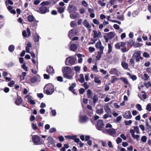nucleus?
Here are the masks:
<instances>
[{"instance_id":"1","label":"nucleus","mask_w":151,"mask_h":151,"mask_svg":"<svg viewBox=\"0 0 151 151\" xmlns=\"http://www.w3.org/2000/svg\"><path fill=\"white\" fill-rule=\"evenodd\" d=\"M62 71L64 77L69 79H72L73 76L69 74L72 72V70L70 67L66 66L62 68Z\"/></svg>"},{"instance_id":"2","label":"nucleus","mask_w":151,"mask_h":151,"mask_svg":"<svg viewBox=\"0 0 151 151\" xmlns=\"http://www.w3.org/2000/svg\"><path fill=\"white\" fill-rule=\"evenodd\" d=\"M54 86L51 83H48L45 86L44 91L48 95L52 94L54 92Z\"/></svg>"},{"instance_id":"3","label":"nucleus","mask_w":151,"mask_h":151,"mask_svg":"<svg viewBox=\"0 0 151 151\" xmlns=\"http://www.w3.org/2000/svg\"><path fill=\"white\" fill-rule=\"evenodd\" d=\"M76 58L75 57L70 56L67 58L65 61L66 65H72L75 64Z\"/></svg>"},{"instance_id":"4","label":"nucleus","mask_w":151,"mask_h":151,"mask_svg":"<svg viewBox=\"0 0 151 151\" xmlns=\"http://www.w3.org/2000/svg\"><path fill=\"white\" fill-rule=\"evenodd\" d=\"M32 140L35 145H41L43 144V143L41 141L40 138L38 135H35L32 136Z\"/></svg>"},{"instance_id":"5","label":"nucleus","mask_w":151,"mask_h":151,"mask_svg":"<svg viewBox=\"0 0 151 151\" xmlns=\"http://www.w3.org/2000/svg\"><path fill=\"white\" fill-rule=\"evenodd\" d=\"M141 51H138L134 52L132 56V58L135 59L136 61L138 62L140 61V60H142L143 59L142 57H141L140 55Z\"/></svg>"},{"instance_id":"6","label":"nucleus","mask_w":151,"mask_h":151,"mask_svg":"<svg viewBox=\"0 0 151 151\" xmlns=\"http://www.w3.org/2000/svg\"><path fill=\"white\" fill-rule=\"evenodd\" d=\"M103 121L99 119L97 121V124L96 126V129L99 130H101L104 127Z\"/></svg>"},{"instance_id":"7","label":"nucleus","mask_w":151,"mask_h":151,"mask_svg":"<svg viewBox=\"0 0 151 151\" xmlns=\"http://www.w3.org/2000/svg\"><path fill=\"white\" fill-rule=\"evenodd\" d=\"M26 101L32 105H35V103L34 101L32 99V97L29 95H27L24 97Z\"/></svg>"},{"instance_id":"8","label":"nucleus","mask_w":151,"mask_h":151,"mask_svg":"<svg viewBox=\"0 0 151 151\" xmlns=\"http://www.w3.org/2000/svg\"><path fill=\"white\" fill-rule=\"evenodd\" d=\"M105 130L106 132H107L111 135L113 137H116V135L115 134L116 132V129L113 128L109 129L107 128L105 129Z\"/></svg>"},{"instance_id":"9","label":"nucleus","mask_w":151,"mask_h":151,"mask_svg":"<svg viewBox=\"0 0 151 151\" xmlns=\"http://www.w3.org/2000/svg\"><path fill=\"white\" fill-rule=\"evenodd\" d=\"M88 119V118L87 116H79V121L81 123H84L86 122Z\"/></svg>"},{"instance_id":"10","label":"nucleus","mask_w":151,"mask_h":151,"mask_svg":"<svg viewBox=\"0 0 151 151\" xmlns=\"http://www.w3.org/2000/svg\"><path fill=\"white\" fill-rule=\"evenodd\" d=\"M49 10L48 8L46 6H42L40 8L38 12L42 14H44L48 12Z\"/></svg>"},{"instance_id":"11","label":"nucleus","mask_w":151,"mask_h":151,"mask_svg":"<svg viewBox=\"0 0 151 151\" xmlns=\"http://www.w3.org/2000/svg\"><path fill=\"white\" fill-rule=\"evenodd\" d=\"M123 116L124 118L127 119H131L132 117L131 113L129 111L125 112L123 114Z\"/></svg>"},{"instance_id":"12","label":"nucleus","mask_w":151,"mask_h":151,"mask_svg":"<svg viewBox=\"0 0 151 151\" xmlns=\"http://www.w3.org/2000/svg\"><path fill=\"white\" fill-rule=\"evenodd\" d=\"M40 76L38 75L35 77L31 78L30 79V81L32 83H35L40 81Z\"/></svg>"},{"instance_id":"13","label":"nucleus","mask_w":151,"mask_h":151,"mask_svg":"<svg viewBox=\"0 0 151 151\" xmlns=\"http://www.w3.org/2000/svg\"><path fill=\"white\" fill-rule=\"evenodd\" d=\"M68 11L70 13L74 12L76 11V7L73 5H69L68 7Z\"/></svg>"},{"instance_id":"14","label":"nucleus","mask_w":151,"mask_h":151,"mask_svg":"<svg viewBox=\"0 0 151 151\" xmlns=\"http://www.w3.org/2000/svg\"><path fill=\"white\" fill-rule=\"evenodd\" d=\"M95 47L96 48H99L100 51H101V49L102 51L104 50V47L102 45L101 42L100 40L96 43L95 44Z\"/></svg>"},{"instance_id":"15","label":"nucleus","mask_w":151,"mask_h":151,"mask_svg":"<svg viewBox=\"0 0 151 151\" xmlns=\"http://www.w3.org/2000/svg\"><path fill=\"white\" fill-rule=\"evenodd\" d=\"M93 37L94 38H101L102 37L101 33L99 31L97 32L96 30H93Z\"/></svg>"},{"instance_id":"16","label":"nucleus","mask_w":151,"mask_h":151,"mask_svg":"<svg viewBox=\"0 0 151 151\" xmlns=\"http://www.w3.org/2000/svg\"><path fill=\"white\" fill-rule=\"evenodd\" d=\"M110 74L111 75H114L117 76L119 75L118 71L115 68L110 69L109 72Z\"/></svg>"},{"instance_id":"17","label":"nucleus","mask_w":151,"mask_h":151,"mask_svg":"<svg viewBox=\"0 0 151 151\" xmlns=\"http://www.w3.org/2000/svg\"><path fill=\"white\" fill-rule=\"evenodd\" d=\"M46 71L50 74H52L54 73V70L52 67L49 66L46 68Z\"/></svg>"},{"instance_id":"18","label":"nucleus","mask_w":151,"mask_h":151,"mask_svg":"<svg viewBox=\"0 0 151 151\" xmlns=\"http://www.w3.org/2000/svg\"><path fill=\"white\" fill-rule=\"evenodd\" d=\"M80 17L79 14L77 12H75L70 14V17L72 19L79 18Z\"/></svg>"},{"instance_id":"19","label":"nucleus","mask_w":151,"mask_h":151,"mask_svg":"<svg viewBox=\"0 0 151 151\" xmlns=\"http://www.w3.org/2000/svg\"><path fill=\"white\" fill-rule=\"evenodd\" d=\"M22 99L21 97L19 96H18L17 98L16 99L15 103L16 105L19 106L22 103Z\"/></svg>"},{"instance_id":"20","label":"nucleus","mask_w":151,"mask_h":151,"mask_svg":"<svg viewBox=\"0 0 151 151\" xmlns=\"http://www.w3.org/2000/svg\"><path fill=\"white\" fill-rule=\"evenodd\" d=\"M70 49L71 50L74 51L76 50L77 46L76 44H71L70 42Z\"/></svg>"},{"instance_id":"21","label":"nucleus","mask_w":151,"mask_h":151,"mask_svg":"<svg viewBox=\"0 0 151 151\" xmlns=\"http://www.w3.org/2000/svg\"><path fill=\"white\" fill-rule=\"evenodd\" d=\"M104 109L105 111L107 114H109L111 113V109L109 108L107 104H106L104 106Z\"/></svg>"},{"instance_id":"22","label":"nucleus","mask_w":151,"mask_h":151,"mask_svg":"<svg viewBox=\"0 0 151 151\" xmlns=\"http://www.w3.org/2000/svg\"><path fill=\"white\" fill-rule=\"evenodd\" d=\"M40 37L37 33L34 34V40L35 42H38L40 40Z\"/></svg>"},{"instance_id":"23","label":"nucleus","mask_w":151,"mask_h":151,"mask_svg":"<svg viewBox=\"0 0 151 151\" xmlns=\"http://www.w3.org/2000/svg\"><path fill=\"white\" fill-rule=\"evenodd\" d=\"M47 140L48 141V144H53L55 143V142L54 139L50 136L48 137Z\"/></svg>"},{"instance_id":"24","label":"nucleus","mask_w":151,"mask_h":151,"mask_svg":"<svg viewBox=\"0 0 151 151\" xmlns=\"http://www.w3.org/2000/svg\"><path fill=\"white\" fill-rule=\"evenodd\" d=\"M27 46L26 47V51L27 53H30L29 52V48L32 47V44L29 42H28L27 45Z\"/></svg>"},{"instance_id":"25","label":"nucleus","mask_w":151,"mask_h":151,"mask_svg":"<svg viewBox=\"0 0 151 151\" xmlns=\"http://www.w3.org/2000/svg\"><path fill=\"white\" fill-rule=\"evenodd\" d=\"M83 25L88 28H90L91 27V26L89 24V23L86 20H85L83 22Z\"/></svg>"},{"instance_id":"26","label":"nucleus","mask_w":151,"mask_h":151,"mask_svg":"<svg viewBox=\"0 0 151 151\" xmlns=\"http://www.w3.org/2000/svg\"><path fill=\"white\" fill-rule=\"evenodd\" d=\"M101 51L98 52V55L96 56V58L97 60H99L101 58V55L103 54V51H102L101 49Z\"/></svg>"},{"instance_id":"27","label":"nucleus","mask_w":151,"mask_h":151,"mask_svg":"<svg viewBox=\"0 0 151 151\" xmlns=\"http://www.w3.org/2000/svg\"><path fill=\"white\" fill-rule=\"evenodd\" d=\"M99 100L98 96L94 95L93 97V102L94 104V106H95L96 103Z\"/></svg>"},{"instance_id":"28","label":"nucleus","mask_w":151,"mask_h":151,"mask_svg":"<svg viewBox=\"0 0 151 151\" xmlns=\"http://www.w3.org/2000/svg\"><path fill=\"white\" fill-rule=\"evenodd\" d=\"M76 32L75 30L73 29L70 30L69 31L68 36L70 38L71 37L75 35Z\"/></svg>"},{"instance_id":"29","label":"nucleus","mask_w":151,"mask_h":151,"mask_svg":"<svg viewBox=\"0 0 151 151\" xmlns=\"http://www.w3.org/2000/svg\"><path fill=\"white\" fill-rule=\"evenodd\" d=\"M107 36L109 39H111L114 37V33L113 32H110L108 33H107Z\"/></svg>"},{"instance_id":"30","label":"nucleus","mask_w":151,"mask_h":151,"mask_svg":"<svg viewBox=\"0 0 151 151\" xmlns=\"http://www.w3.org/2000/svg\"><path fill=\"white\" fill-rule=\"evenodd\" d=\"M27 20L29 22H31L34 21L35 19L32 15H30L28 16Z\"/></svg>"},{"instance_id":"31","label":"nucleus","mask_w":151,"mask_h":151,"mask_svg":"<svg viewBox=\"0 0 151 151\" xmlns=\"http://www.w3.org/2000/svg\"><path fill=\"white\" fill-rule=\"evenodd\" d=\"M121 65L124 69L127 70L128 69V64L126 62H122Z\"/></svg>"},{"instance_id":"32","label":"nucleus","mask_w":151,"mask_h":151,"mask_svg":"<svg viewBox=\"0 0 151 151\" xmlns=\"http://www.w3.org/2000/svg\"><path fill=\"white\" fill-rule=\"evenodd\" d=\"M79 77L80 78L78 79V81L81 83H83L84 81V78L83 75L82 74H80Z\"/></svg>"},{"instance_id":"33","label":"nucleus","mask_w":151,"mask_h":151,"mask_svg":"<svg viewBox=\"0 0 151 151\" xmlns=\"http://www.w3.org/2000/svg\"><path fill=\"white\" fill-rule=\"evenodd\" d=\"M120 79L122 81L126 84L128 85L129 84L127 79L126 78L121 77L120 78Z\"/></svg>"},{"instance_id":"34","label":"nucleus","mask_w":151,"mask_h":151,"mask_svg":"<svg viewBox=\"0 0 151 151\" xmlns=\"http://www.w3.org/2000/svg\"><path fill=\"white\" fill-rule=\"evenodd\" d=\"M87 95L88 98H92V95L91 91L89 89L87 91Z\"/></svg>"},{"instance_id":"35","label":"nucleus","mask_w":151,"mask_h":151,"mask_svg":"<svg viewBox=\"0 0 151 151\" xmlns=\"http://www.w3.org/2000/svg\"><path fill=\"white\" fill-rule=\"evenodd\" d=\"M96 113L99 115L102 114L104 112V110L103 108L97 109L96 110Z\"/></svg>"},{"instance_id":"36","label":"nucleus","mask_w":151,"mask_h":151,"mask_svg":"<svg viewBox=\"0 0 151 151\" xmlns=\"http://www.w3.org/2000/svg\"><path fill=\"white\" fill-rule=\"evenodd\" d=\"M14 46L13 45H11L9 46L8 50L10 52H12L14 51Z\"/></svg>"},{"instance_id":"37","label":"nucleus","mask_w":151,"mask_h":151,"mask_svg":"<svg viewBox=\"0 0 151 151\" xmlns=\"http://www.w3.org/2000/svg\"><path fill=\"white\" fill-rule=\"evenodd\" d=\"M58 12L60 13H62L64 12L65 8L62 7H59L57 8Z\"/></svg>"},{"instance_id":"38","label":"nucleus","mask_w":151,"mask_h":151,"mask_svg":"<svg viewBox=\"0 0 151 151\" xmlns=\"http://www.w3.org/2000/svg\"><path fill=\"white\" fill-rule=\"evenodd\" d=\"M76 137V135H67V136H65V138L66 139H74V138H75V137Z\"/></svg>"},{"instance_id":"39","label":"nucleus","mask_w":151,"mask_h":151,"mask_svg":"<svg viewBox=\"0 0 151 151\" xmlns=\"http://www.w3.org/2000/svg\"><path fill=\"white\" fill-rule=\"evenodd\" d=\"M146 109L149 111H151V103L148 104L147 105Z\"/></svg>"},{"instance_id":"40","label":"nucleus","mask_w":151,"mask_h":151,"mask_svg":"<svg viewBox=\"0 0 151 151\" xmlns=\"http://www.w3.org/2000/svg\"><path fill=\"white\" fill-rule=\"evenodd\" d=\"M5 3L6 6L8 5L9 4L11 5H12L13 4V2L11 0H8L6 1Z\"/></svg>"},{"instance_id":"41","label":"nucleus","mask_w":151,"mask_h":151,"mask_svg":"<svg viewBox=\"0 0 151 151\" xmlns=\"http://www.w3.org/2000/svg\"><path fill=\"white\" fill-rule=\"evenodd\" d=\"M94 81L95 83L99 84H100L101 83L100 80L99 79V78L98 77H97L95 78Z\"/></svg>"},{"instance_id":"42","label":"nucleus","mask_w":151,"mask_h":151,"mask_svg":"<svg viewBox=\"0 0 151 151\" xmlns=\"http://www.w3.org/2000/svg\"><path fill=\"white\" fill-rule=\"evenodd\" d=\"M135 132L137 134H139V128L138 126H135L134 127Z\"/></svg>"},{"instance_id":"43","label":"nucleus","mask_w":151,"mask_h":151,"mask_svg":"<svg viewBox=\"0 0 151 151\" xmlns=\"http://www.w3.org/2000/svg\"><path fill=\"white\" fill-rule=\"evenodd\" d=\"M136 107L137 109L139 111H141L142 110V106L139 104H137L136 105Z\"/></svg>"},{"instance_id":"44","label":"nucleus","mask_w":151,"mask_h":151,"mask_svg":"<svg viewBox=\"0 0 151 151\" xmlns=\"http://www.w3.org/2000/svg\"><path fill=\"white\" fill-rule=\"evenodd\" d=\"M108 53H110L112 51V47L111 45L110 44H108Z\"/></svg>"},{"instance_id":"45","label":"nucleus","mask_w":151,"mask_h":151,"mask_svg":"<svg viewBox=\"0 0 151 151\" xmlns=\"http://www.w3.org/2000/svg\"><path fill=\"white\" fill-rule=\"evenodd\" d=\"M49 4V2L48 1H44L42 2L40 5L43 6L48 5Z\"/></svg>"},{"instance_id":"46","label":"nucleus","mask_w":151,"mask_h":151,"mask_svg":"<svg viewBox=\"0 0 151 151\" xmlns=\"http://www.w3.org/2000/svg\"><path fill=\"white\" fill-rule=\"evenodd\" d=\"M122 139L119 137H118L117 138L116 140V143L117 144H119L121 143L122 142Z\"/></svg>"},{"instance_id":"47","label":"nucleus","mask_w":151,"mask_h":151,"mask_svg":"<svg viewBox=\"0 0 151 151\" xmlns=\"http://www.w3.org/2000/svg\"><path fill=\"white\" fill-rule=\"evenodd\" d=\"M125 125H128L131 124L132 123V121L131 120H129V121H125L124 122Z\"/></svg>"},{"instance_id":"48","label":"nucleus","mask_w":151,"mask_h":151,"mask_svg":"<svg viewBox=\"0 0 151 151\" xmlns=\"http://www.w3.org/2000/svg\"><path fill=\"white\" fill-rule=\"evenodd\" d=\"M117 18L118 19L123 21L124 20L123 16L122 15H119L117 16Z\"/></svg>"},{"instance_id":"49","label":"nucleus","mask_w":151,"mask_h":151,"mask_svg":"<svg viewBox=\"0 0 151 151\" xmlns=\"http://www.w3.org/2000/svg\"><path fill=\"white\" fill-rule=\"evenodd\" d=\"M147 139V138L145 136H143L141 138V140L143 142H145Z\"/></svg>"},{"instance_id":"50","label":"nucleus","mask_w":151,"mask_h":151,"mask_svg":"<svg viewBox=\"0 0 151 151\" xmlns=\"http://www.w3.org/2000/svg\"><path fill=\"white\" fill-rule=\"evenodd\" d=\"M14 84V82L13 81H11L10 82L8 83V86L10 87H12L13 85Z\"/></svg>"},{"instance_id":"51","label":"nucleus","mask_w":151,"mask_h":151,"mask_svg":"<svg viewBox=\"0 0 151 151\" xmlns=\"http://www.w3.org/2000/svg\"><path fill=\"white\" fill-rule=\"evenodd\" d=\"M56 131V129L55 128H52L50 129L49 130V132L50 133H52L53 132H55Z\"/></svg>"},{"instance_id":"52","label":"nucleus","mask_w":151,"mask_h":151,"mask_svg":"<svg viewBox=\"0 0 151 151\" xmlns=\"http://www.w3.org/2000/svg\"><path fill=\"white\" fill-rule=\"evenodd\" d=\"M92 70L96 72H98V70H97V67L96 65H94L93 66L92 69Z\"/></svg>"},{"instance_id":"53","label":"nucleus","mask_w":151,"mask_h":151,"mask_svg":"<svg viewBox=\"0 0 151 151\" xmlns=\"http://www.w3.org/2000/svg\"><path fill=\"white\" fill-rule=\"evenodd\" d=\"M143 56L144 57L147 58H149L150 56L149 54L146 52H144L143 53Z\"/></svg>"},{"instance_id":"54","label":"nucleus","mask_w":151,"mask_h":151,"mask_svg":"<svg viewBox=\"0 0 151 151\" xmlns=\"http://www.w3.org/2000/svg\"><path fill=\"white\" fill-rule=\"evenodd\" d=\"M35 22H34L32 24V25L34 27V29H36L37 28V23L38 21H36V20H35Z\"/></svg>"},{"instance_id":"55","label":"nucleus","mask_w":151,"mask_h":151,"mask_svg":"<svg viewBox=\"0 0 151 151\" xmlns=\"http://www.w3.org/2000/svg\"><path fill=\"white\" fill-rule=\"evenodd\" d=\"M93 22L95 24L98 25L99 24V21L96 19H93Z\"/></svg>"},{"instance_id":"56","label":"nucleus","mask_w":151,"mask_h":151,"mask_svg":"<svg viewBox=\"0 0 151 151\" xmlns=\"http://www.w3.org/2000/svg\"><path fill=\"white\" fill-rule=\"evenodd\" d=\"M70 25L72 27H74L76 25V22L75 21H72L70 23Z\"/></svg>"},{"instance_id":"57","label":"nucleus","mask_w":151,"mask_h":151,"mask_svg":"<svg viewBox=\"0 0 151 151\" xmlns=\"http://www.w3.org/2000/svg\"><path fill=\"white\" fill-rule=\"evenodd\" d=\"M98 3L102 6H105L106 5L105 3L102 2L101 1H98Z\"/></svg>"},{"instance_id":"58","label":"nucleus","mask_w":151,"mask_h":151,"mask_svg":"<svg viewBox=\"0 0 151 151\" xmlns=\"http://www.w3.org/2000/svg\"><path fill=\"white\" fill-rule=\"evenodd\" d=\"M138 12L136 11L133 12L132 14V16L134 17H135L136 16H137L138 15Z\"/></svg>"},{"instance_id":"59","label":"nucleus","mask_w":151,"mask_h":151,"mask_svg":"<svg viewBox=\"0 0 151 151\" xmlns=\"http://www.w3.org/2000/svg\"><path fill=\"white\" fill-rule=\"evenodd\" d=\"M88 50L90 52H92L95 51V49L93 47H90L88 48Z\"/></svg>"},{"instance_id":"60","label":"nucleus","mask_w":151,"mask_h":151,"mask_svg":"<svg viewBox=\"0 0 151 151\" xmlns=\"http://www.w3.org/2000/svg\"><path fill=\"white\" fill-rule=\"evenodd\" d=\"M57 80L58 81L60 82H62L63 81V78L60 76L58 77H57Z\"/></svg>"},{"instance_id":"61","label":"nucleus","mask_w":151,"mask_h":151,"mask_svg":"<svg viewBox=\"0 0 151 151\" xmlns=\"http://www.w3.org/2000/svg\"><path fill=\"white\" fill-rule=\"evenodd\" d=\"M134 63V58H132L130 61V63L133 66Z\"/></svg>"},{"instance_id":"62","label":"nucleus","mask_w":151,"mask_h":151,"mask_svg":"<svg viewBox=\"0 0 151 151\" xmlns=\"http://www.w3.org/2000/svg\"><path fill=\"white\" fill-rule=\"evenodd\" d=\"M51 113L52 115L53 116H55L56 115V110L55 109L52 110H51Z\"/></svg>"},{"instance_id":"63","label":"nucleus","mask_w":151,"mask_h":151,"mask_svg":"<svg viewBox=\"0 0 151 151\" xmlns=\"http://www.w3.org/2000/svg\"><path fill=\"white\" fill-rule=\"evenodd\" d=\"M115 47L116 49H119L120 48V45L119 43L116 44L115 45Z\"/></svg>"},{"instance_id":"64","label":"nucleus","mask_w":151,"mask_h":151,"mask_svg":"<svg viewBox=\"0 0 151 151\" xmlns=\"http://www.w3.org/2000/svg\"><path fill=\"white\" fill-rule=\"evenodd\" d=\"M120 137L124 140H126L127 139L126 137L124 134H122L120 135Z\"/></svg>"}]
</instances>
